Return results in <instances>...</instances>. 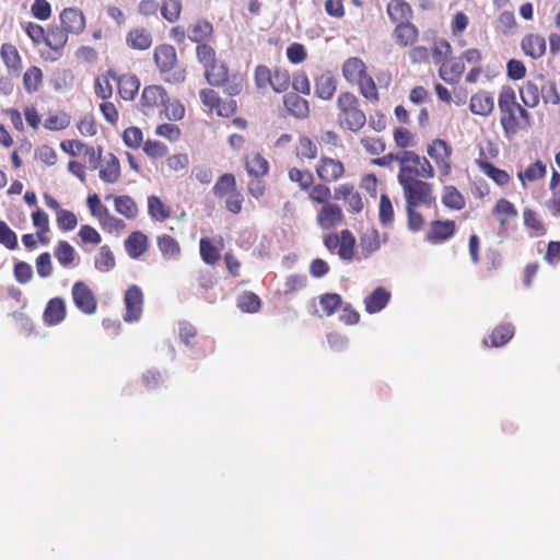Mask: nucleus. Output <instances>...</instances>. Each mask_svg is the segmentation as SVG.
<instances>
[{
    "instance_id": "nucleus-1",
    "label": "nucleus",
    "mask_w": 560,
    "mask_h": 560,
    "mask_svg": "<svg viewBox=\"0 0 560 560\" xmlns=\"http://www.w3.org/2000/svg\"><path fill=\"white\" fill-rule=\"evenodd\" d=\"M498 107L500 110V125L506 139L512 140L521 131L530 128L533 124L532 115L525 107L518 104L513 88L509 85L501 88L498 97Z\"/></svg>"
},
{
    "instance_id": "nucleus-2",
    "label": "nucleus",
    "mask_w": 560,
    "mask_h": 560,
    "mask_svg": "<svg viewBox=\"0 0 560 560\" xmlns=\"http://www.w3.org/2000/svg\"><path fill=\"white\" fill-rule=\"evenodd\" d=\"M337 122L339 127L352 132L360 131L366 124V115L361 108L358 96L349 91L341 92L336 101Z\"/></svg>"
},
{
    "instance_id": "nucleus-3",
    "label": "nucleus",
    "mask_w": 560,
    "mask_h": 560,
    "mask_svg": "<svg viewBox=\"0 0 560 560\" xmlns=\"http://www.w3.org/2000/svg\"><path fill=\"white\" fill-rule=\"evenodd\" d=\"M342 75L350 84H357L360 94L371 103L380 101L374 79L368 73L364 61L358 57L348 58L342 65Z\"/></svg>"
},
{
    "instance_id": "nucleus-4",
    "label": "nucleus",
    "mask_w": 560,
    "mask_h": 560,
    "mask_svg": "<svg viewBox=\"0 0 560 560\" xmlns=\"http://www.w3.org/2000/svg\"><path fill=\"white\" fill-rule=\"evenodd\" d=\"M153 61L161 78L171 84L182 83L186 70L179 63L176 48L171 44H159L153 50Z\"/></svg>"
},
{
    "instance_id": "nucleus-5",
    "label": "nucleus",
    "mask_w": 560,
    "mask_h": 560,
    "mask_svg": "<svg viewBox=\"0 0 560 560\" xmlns=\"http://www.w3.org/2000/svg\"><path fill=\"white\" fill-rule=\"evenodd\" d=\"M434 168L430 161L415 151H404L399 156L398 180L433 178Z\"/></svg>"
},
{
    "instance_id": "nucleus-6",
    "label": "nucleus",
    "mask_w": 560,
    "mask_h": 560,
    "mask_svg": "<svg viewBox=\"0 0 560 560\" xmlns=\"http://www.w3.org/2000/svg\"><path fill=\"white\" fill-rule=\"evenodd\" d=\"M168 102L170 95L165 88L160 84H151L143 88L138 106L144 116L163 119V112L166 110Z\"/></svg>"
},
{
    "instance_id": "nucleus-7",
    "label": "nucleus",
    "mask_w": 560,
    "mask_h": 560,
    "mask_svg": "<svg viewBox=\"0 0 560 560\" xmlns=\"http://www.w3.org/2000/svg\"><path fill=\"white\" fill-rule=\"evenodd\" d=\"M290 182L294 183L299 189L307 195L310 201L317 199L325 200L328 195V185L315 182L314 174L306 168L290 167L288 171Z\"/></svg>"
},
{
    "instance_id": "nucleus-8",
    "label": "nucleus",
    "mask_w": 560,
    "mask_h": 560,
    "mask_svg": "<svg viewBox=\"0 0 560 560\" xmlns=\"http://www.w3.org/2000/svg\"><path fill=\"white\" fill-rule=\"evenodd\" d=\"M402 188L406 205L409 206H425L430 207L435 202L433 194V185L431 183L420 179L398 180Z\"/></svg>"
},
{
    "instance_id": "nucleus-9",
    "label": "nucleus",
    "mask_w": 560,
    "mask_h": 560,
    "mask_svg": "<svg viewBox=\"0 0 560 560\" xmlns=\"http://www.w3.org/2000/svg\"><path fill=\"white\" fill-rule=\"evenodd\" d=\"M323 243L328 252L337 253L341 260L351 261L354 258L357 240L350 230L329 233L324 236Z\"/></svg>"
},
{
    "instance_id": "nucleus-10",
    "label": "nucleus",
    "mask_w": 560,
    "mask_h": 560,
    "mask_svg": "<svg viewBox=\"0 0 560 560\" xmlns=\"http://www.w3.org/2000/svg\"><path fill=\"white\" fill-rule=\"evenodd\" d=\"M332 195L330 187L328 188V195L325 200L319 201L313 199V205H320L322 207L316 213V223L322 230H331L337 228L345 222V215L341 207L338 203L331 202Z\"/></svg>"
},
{
    "instance_id": "nucleus-11",
    "label": "nucleus",
    "mask_w": 560,
    "mask_h": 560,
    "mask_svg": "<svg viewBox=\"0 0 560 560\" xmlns=\"http://www.w3.org/2000/svg\"><path fill=\"white\" fill-rule=\"evenodd\" d=\"M427 153L434 161L440 178L448 177L452 173V145L443 139H434L428 144Z\"/></svg>"
},
{
    "instance_id": "nucleus-12",
    "label": "nucleus",
    "mask_w": 560,
    "mask_h": 560,
    "mask_svg": "<svg viewBox=\"0 0 560 560\" xmlns=\"http://www.w3.org/2000/svg\"><path fill=\"white\" fill-rule=\"evenodd\" d=\"M345 172V164L340 160L326 155L320 156L315 166L318 183L324 185L338 182L343 177Z\"/></svg>"
},
{
    "instance_id": "nucleus-13",
    "label": "nucleus",
    "mask_w": 560,
    "mask_h": 560,
    "mask_svg": "<svg viewBox=\"0 0 560 560\" xmlns=\"http://www.w3.org/2000/svg\"><path fill=\"white\" fill-rule=\"evenodd\" d=\"M71 295L75 307L83 314L92 315L96 312V296L85 282H74L71 289Z\"/></svg>"
},
{
    "instance_id": "nucleus-14",
    "label": "nucleus",
    "mask_w": 560,
    "mask_h": 560,
    "mask_svg": "<svg viewBox=\"0 0 560 560\" xmlns=\"http://www.w3.org/2000/svg\"><path fill=\"white\" fill-rule=\"evenodd\" d=\"M144 295L140 287L131 284L127 288L124 295V304L126 313L124 320L127 323L137 322L140 319L143 311Z\"/></svg>"
},
{
    "instance_id": "nucleus-15",
    "label": "nucleus",
    "mask_w": 560,
    "mask_h": 560,
    "mask_svg": "<svg viewBox=\"0 0 560 560\" xmlns=\"http://www.w3.org/2000/svg\"><path fill=\"white\" fill-rule=\"evenodd\" d=\"M334 199L343 201L347 206V211L352 214L360 213L364 207L361 194L350 183L335 187Z\"/></svg>"
},
{
    "instance_id": "nucleus-16",
    "label": "nucleus",
    "mask_w": 560,
    "mask_h": 560,
    "mask_svg": "<svg viewBox=\"0 0 560 560\" xmlns=\"http://www.w3.org/2000/svg\"><path fill=\"white\" fill-rule=\"evenodd\" d=\"M108 75L117 84L118 95L124 101H133L140 89V79L133 73L118 74L114 70H108Z\"/></svg>"
},
{
    "instance_id": "nucleus-17",
    "label": "nucleus",
    "mask_w": 560,
    "mask_h": 560,
    "mask_svg": "<svg viewBox=\"0 0 560 560\" xmlns=\"http://www.w3.org/2000/svg\"><path fill=\"white\" fill-rule=\"evenodd\" d=\"M456 222L454 220H433L425 232V241L431 244H441L454 236Z\"/></svg>"
},
{
    "instance_id": "nucleus-18",
    "label": "nucleus",
    "mask_w": 560,
    "mask_h": 560,
    "mask_svg": "<svg viewBox=\"0 0 560 560\" xmlns=\"http://www.w3.org/2000/svg\"><path fill=\"white\" fill-rule=\"evenodd\" d=\"M62 30L71 34H80L85 28V18L81 10L66 8L60 13Z\"/></svg>"
},
{
    "instance_id": "nucleus-19",
    "label": "nucleus",
    "mask_w": 560,
    "mask_h": 560,
    "mask_svg": "<svg viewBox=\"0 0 560 560\" xmlns=\"http://www.w3.org/2000/svg\"><path fill=\"white\" fill-rule=\"evenodd\" d=\"M493 215L499 222L500 231L506 232L510 226V221L517 218L518 212L515 206L505 198H500L493 209Z\"/></svg>"
},
{
    "instance_id": "nucleus-20",
    "label": "nucleus",
    "mask_w": 560,
    "mask_h": 560,
    "mask_svg": "<svg viewBox=\"0 0 560 560\" xmlns=\"http://www.w3.org/2000/svg\"><path fill=\"white\" fill-rule=\"evenodd\" d=\"M390 22L395 25L411 22L413 10L406 0H390L386 8Z\"/></svg>"
},
{
    "instance_id": "nucleus-21",
    "label": "nucleus",
    "mask_w": 560,
    "mask_h": 560,
    "mask_svg": "<svg viewBox=\"0 0 560 560\" xmlns=\"http://www.w3.org/2000/svg\"><path fill=\"white\" fill-rule=\"evenodd\" d=\"M359 242L363 258H368L376 253L382 244L386 242V235L382 237L380 232L372 228L361 234Z\"/></svg>"
},
{
    "instance_id": "nucleus-22",
    "label": "nucleus",
    "mask_w": 560,
    "mask_h": 560,
    "mask_svg": "<svg viewBox=\"0 0 560 560\" xmlns=\"http://www.w3.org/2000/svg\"><path fill=\"white\" fill-rule=\"evenodd\" d=\"M469 109L474 115L487 117L494 109V98L487 91H479L471 95Z\"/></svg>"
},
{
    "instance_id": "nucleus-23",
    "label": "nucleus",
    "mask_w": 560,
    "mask_h": 560,
    "mask_svg": "<svg viewBox=\"0 0 560 560\" xmlns=\"http://www.w3.org/2000/svg\"><path fill=\"white\" fill-rule=\"evenodd\" d=\"M149 248V238L141 231L131 232L125 240V249L132 259L141 257Z\"/></svg>"
},
{
    "instance_id": "nucleus-24",
    "label": "nucleus",
    "mask_w": 560,
    "mask_h": 560,
    "mask_svg": "<svg viewBox=\"0 0 560 560\" xmlns=\"http://www.w3.org/2000/svg\"><path fill=\"white\" fill-rule=\"evenodd\" d=\"M287 112L295 118L304 119L310 115L308 102L298 93H287L283 96Z\"/></svg>"
},
{
    "instance_id": "nucleus-25",
    "label": "nucleus",
    "mask_w": 560,
    "mask_h": 560,
    "mask_svg": "<svg viewBox=\"0 0 560 560\" xmlns=\"http://www.w3.org/2000/svg\"><path fill=\"white\" fill-rule=\"evenodd\" d=\"M521 48L526 56L539 59L546 52V39L539 34H527L521 42Z\"/></svg>"
},
{
    "instance_id": "nucleus-26",
    "label": "nucleus",
    "mask_w": 560,
    "mask_h": 560,
    "mask_svg": "<svg viewBox=\"0 0 560 560\" xmlns=\"http://www.w3.org/2000/svg\"><path fill=\"white\" fill-rule=\"evenodd\" d=\"M464 71L465 65L459 57L456 59H448L442 63L439 68V75L444 82L448 84H455L459 82Z\"/></svg>"
},
{
    "instance_id": "nucleus-27",
    "label": "nucleus",
    "mask_w": 560,
    "mask_h": 560,
    "mask_svg": "<svg viewBox=\"0 0 560 560\" xmlns=\"http://www.w3.org/2000/svg\"><path fill=\"white\" fill-rule=\"evenodd\" d=\"M67 314L66 303L61 298H52L46 304L43 317L47 325L60 324Z\"/></svg>"
},
{
    "instance_id": "nucleus-28",
    "label": "nucleus",
    "mask_w": 560,
    "mask_h": 560,
    "mask_svg": "<svg viewBox=\"0 0 560 560\" xmlns=\"http://www.w3.org/2000/svg\"><path fill=\"white\" fill-rule=\"evenodd\" d=\"M393 37L398 46L408 47L412 46L418 40L419 31L411 22L401 23L395 26Z\"/></svg>"
},
{
    "instance_id": "nucleus-29",
    "label": "nucleus",
    "mask_w": 560,
    "mask_h": 560,
    "mask_svg": "<svg viewBox=\"0 0 560 560\" xmlns=\"http://www.w3.org/2000/svg\"><path fill=\"white\" fill-rule=\"evenodd\" d=\"M44 42L55 52V56L51 57L55 60L61 56L62 49L67 45L68 33L58 26L49 27L45 33Z\"/></svg>"
},
{
    "instance_id": "nucleus-30",
    "label": "nucleus",
    "mask_w": 560,
    "mask_h": 560,
    "mask_svg": "<svg viewBox=\"0 0 560 560\" xmlns=\"http://www.w3.org/2000/svg\"><path fill=\"white\" fill-rule=\"evenodd\" d=\"M337 91V80L330 72H324L315 79V95L324 101L334 97Z\"/></svg>"
},
{
    "instance_id": "nucleus-31",
    "label": "nucleus",
    "mask_w": 560,
    "mask_h": 560,
    "mask_svg": "<svg viewBox=\"0 0 560 560\" xmlns=\"http://www.w3.org/2000/svg\"><path fill=\"white\" fill-rule=\"evenodd\" d=\"M152 35L144 27L131 28L126 35V44L129 48L136 50H147L152 45Z\"/></svg>"
},
{
    "instance_id": "nucleus-32",
    "label": "nucleus",
    "mask_w": 560,
    "mask_h": 560,
    "mask_svg": "<svg viewBox=\"0 0 560 560\" xmlns=\"http://www.w3.org/2000/svg\"><path fill=\"white\" fill-rule=\"evenodd\" d=\"M213 36V25L205 20L200 19L196 21L189 28H188V38L196 43L197 45L200 44H208V42Z\"/></svg>"
},
{
    "instance_id": "nucleus-33",
    "label": "nucleus",
    "mask_w": 560,
    "mask_h": 560,
    "mask_svg": "<svg viewBox=\"0 0 560 560\" xmlns=\"http://www.w3.org/2000/svg\"><path fill=\"white\" fill-rule=\"evenodd\" d=\"M515 328L512 324H501L497 326L488 338L483 339L486 346L502 347L506 345L514 336Z\"/></svg>"
},
{
    "instance_id": "nucleus-34",
    "label": "nucleus",
    "mask_w": 560,
    "mask_h": 560,
    "mask_svg": "<svg viewBox=\"0 0 560 560\" xmlns=\"http://www.w3.org/2000/svg\"><path fill=\"white\" fill-rule=\"evenodd\" d=\"M390 300V292L383 287L376 288L364 299L365 311L370 314L382 311Z\"/></svg>"
},
{
    "instance_id": "nucleus-35",
    "label": "nucleus",
    "mask_w": 560,
    "mask_h": 560,
    "mask_svg": "<svg viewBox=\"0 0 560 560\" xmlns=\"http://www.w3.org/2000/svg\"><path fill=\"white\" fill-rule=\"evenodd\" d=\"M100 178L108 184H114L120 178V163L117 156L108 153L100 170Z\"/></svg>"
},
{
    "instance_id": "nucleus-36",
    "label": "nucleus",
    "mask_w": 560,
    "mask_h": 560,
    "mask_svg": "<svg viewBox=\"0 0 560 560\" xmlns=\"http://www.w3.org/2000/svg\"><path fill=\"white\" fill-rule=\"evenodd\" d=\"M156 246L166 260L177 259L182 252L178 241L168 234L159 235Z\"/></svg>"
},
{
    "instance_id": "nucleus-37",
    "label": "nucleus",
    "mask_w": 560,
    "mask_h": 560,
    "mask_svg": "<svg viewBox=\"0 0 560 560\" xmlns=\"http://www.w3.org/2000/svg\"><path fill=\"white\" fill-rule=\"evenodd\" d=\"M0 56L10 73L19 74L22 70V58L19 50L12 44L1 46Z\"/></svg>"
},
{
    "instance_id": "nucleus-38",
    "label": "nucleus",
    "mask_w": 560,
    "mask_h": 560,
    "mask_svg": "<svg viewBox=\"0 0 560 560\" xmlns=\"http://www.w3.org/2000/svg\"><path fill=\"white\" fill-rule=\"evenodd\" d=\"M476 164L478 165L479 170L489 178H491L497 185L505 186L510 183L511 177L509 173L504 170L495 167L486 159L476 160Z\"/></svg>"
},
{
    "instance_id": "nucleus-39",
    "label": "nucleus",
    "mask_w": 560,
    "mask_h": 560,
    "mask_svg": "<svg viewBox=\"0 0 560 560\" xmlns=\"http://www.w3.org/2000/svg\"><path fill=\"white\" fill-rule=\"evenodd\" d=\"M205 78L207 82L212 86H220L224 84V80H226L230 74L229 67L222 61H214L205 68Z\"/></svg>"
},
{
    "instance_id": "nucleus-40",
    "label": "nucleus",
    "mask_w": 560,
    "mask_h": 560,
    "mask_svg": "<svg viewBox=\"0 0 560 560\" xmlns=\"http://www.w3.org/2000/svg\"><path fill=\"white\" fill-rule=\"evenodd\" d=\"M441 199L444 207L451 210L459 211L466 206L464 195L453 185H446L443 187Z\"/></svg>"
},
{
    "instance_id": "nucleus-41",
    "label": "nucleus",
    "mask_w": 560,
    "mask_h": 560,
    "mask_svg": "<svg viewBox=\"0 0 560 560\" xmlns=\"http://www.w3.org/2000/svg\"><path fill=\"white\" fill-rule=\"evenodd\" d=\"M148 213L152 220L164 222L171 218L172 209L160 197L152 195L148 197Z\"/></svg>"
},
{
    "instance_id": "nucleus-42",
    "label": "nucleus",
    "mask_w": 560,
    "mask_h": 560,
    "mask_svg": "<svg viewBox=\"0 0 560 560\" xmlns=\"http://www.w3.org/2000/svg\"><path fill=\"white\" fill-rule=\"evenodd\" d=\"M295 155L300 161H313L318 155L317 144L307 136H300L295 145Z\"/></svg>"
},
{
    "instance_id": "nucleus-43",
    "label": "nucleus",
    "mask_w": 560,
    "mask_h": 560,
    "mask_svg": "<svg viewBox=\"0 0 560 560\" xmlns=\"http://www.w3.org/2000/svg\"><path fill=\"white\" fill-rule=\"evenodd\" d=\"M54 255L57 261L63 268H71L74 266L77 257L75 249L67 241H59L55 247Z\"/></svg>"
},
{
    "instance_id": "nucleus-44",
    "label": "nucleus",
    "mask_w": 560,
    "mask_h": 560,
    "mask_svg": "<svg viewBox=\"0 0 560 560\" xmlns=\"http://www.w3.org/2000/svg\"><path fill=\"white\" fill-rule=\"evenodd\" d=\"M245 167L247 173L256 178L264 177L269 172V163L260 153L248 156Z\"/></svg>"
},
{
    "instance_id": "nucleus-45",
    "label": "nucleus",
    "mask_w": 560,
    "mask_h": 560,
    "mask_svg": "<svg viewBox=\"0 0 560 560\" xmlns=\"http://www.w3.org/2000/svg\"><path fill=\"white\" fill-rule=\"evenodd\" d=\"M520 96L525 107L534 108L539 104L541 89H539L535 82L527 81L520 89Z\"/></svg>"
},
{
    "instance_id": "nucleus-46",
    "label": "nucleus",
    "mask_w": 560,
    "mask_h": 560,
    "mask_svg": "<svg viewBox=\"0 0 560 560\" xmlns=\"http://www.w3.org/2000/svg\"><path fill=\"white\" fill-rule=\"evenodd\" d=\"M523 220L524 225L526 226V229L532 231L533 236L539 237L544 236L547 233V229L544 222L541 221L539 214L535 210L529 208L524 209Z\"/></svg>"
},
{
    "instance_id": "nucleus-47",
    "label": "nucleus",
    "mask_w": 560,
    "mask_h": 560,
    "mask_svg": "<svg viewBox=\"0 0 560 560\" xmlns=\"http://www.w3.org/2000/svg\"><path fill=\"white\" fill-rule=\"evenodd\" d=\"M115 210L129 220H133L138 217V206L136 201L127 195L115 197L114 199Z\"/></svg>"
},
{
    "instance_id": "nucleus-48",
    "label": "nucleus",
    "mask_w": 560,
    "mask_h": 560,
    "mask_svg": "<svg viewBox=\"0 0 560 560\" xmlns=\"http://www.w3.org/2000/svg\"><path fill=\"white\" fill-rule=\"evenodd\" d=\"M237 188L236 178L232 173L221 175L212 187V192L217 198H224L228 194Z\"/></svg>"
},
{
    "instance_id": "nucleus-49",
    "label": "nucleus",
    "mask_w": 560,
    "mask_h": 560,
    "mask_svg": "<svg viewBox=\"0 0 560 560\" xmlns=\"http://www.w3.org/2000/svg\"><path fill=\"white\" fill-rule=\"evenodd\" d=\"M43 83V72L39 67H30L23 75V86L28 94L37 92Z\"/></svg>"
},
{
    "instance_id": "nucleus-50",
    "label": "nucleus",
    "mask_w": 560,
    "mask_h": 560,
    "mask_svg": "<svg viewBox=\"0 0 560 560\" xmlns=\"http://www.w3.org/2000/svg\"><path fill=\"white\" fill-rule=\"evenodd\" d=\"M546 172V165L541 161H536L535 163L529 164L524 171H520L517 173V177L522 182L523 186H525L527 182H535L545 177Z\"/></svg>"
},
{
    "instance_id": "nucleus-51",
    "label": "nucleus",
    "mask_w": 560,
    "mask_h": 560,
    "mask_svg": "<svg viewBox=\"0 0 560 560\" xmlns=\"http://www.w3.org/2000/svg\"><path fill=\"white\" fill-rule=\"evenodd\" d=\"M201 259L207 264L214 266L221 258L220 248L209 238L202 237L199 242Z\"/></svg>"
},
{
    "instance_id": "nucleus-52",
    "label": "nucleus",
    "mask_w": 560,
    "mask_h": 560,
    "mask_svg": "<svg viewBox=\"0 0 560 560\" xmlns=\"http://www.w3.org/2000/svg\"><path fill=\"white\" fill-rule=\"evenodd\" d=\"M237 307L244 313H257L261 307V300L256 293L246 291L238 296Z\"/></svg>"
},
{
    "instance_id": "nucleus-53",
    "label": "nucleus",
    "mask_w": 560,
    "mask_h": 560,
    "mask_svg": "<svg viewBox=\"0 0 560 560\" xmlns=\"http://www.w3.org/2000/svg\"><path fill=\"white\" fill-rule=\"evenodd\" d=\"M94 265L95 268L102 272H108L115 267V256L108 245H103L100 248Z\"/></svg>"
},
{
    "instance_id": "nucleus-54",
    "label": "nucleus",
    "mask_w": 560,
    "mask_h": 560,
    "mask_svg": "<svg viewBox=\"0 0 560 560\" xmlns=\"http://www.w3.org/2000/svg\"><path fill=\"white\" fill-rule=\"evenodd\" d=\"M183 5L180 0H163L161 3V15L170 23H175L179 20Z\"/></svg>"
},
{
    "instance_id": "nucleus-55",
    "label": "nucleus",
    "mask_w": 560,
    "mask_h": 560,
    "mask_svg": "<svg viewBox=\"0 0 560 560\" xmlns=\"http://www.w3.org/2000/svg\"><path fill=\"white\" fill-rule=\"evenodd\" d=\"M246 84L245 75L242 73H232L229 74L226 80H224V84L221 85L223 88V92L229 96L240 95Z\"/></svg>"
},
{
    "instance_id": "nucleus-56",
    "label": "nucleus",
    "mask_w": 560,
    "mask_h": 560,
    "mask_svg": "<svg viewBox=\"0 0 560 560\" xmlns=\"http://www.w3.org/2000/svg\"><path fill=\"white\" fill-rule=\"evenodd\" d=\"M110 75H108V70L105 74L98 75L94 80V93L95 95L103 100L107 101L113 96V85L110 83Z\"/></svg>"
},
{
    "instance_id": "nucleus-57",
    "label": "nucleus",
    "mask_w": 560,
    "mask_h": 560,
    "mask_svg": "<svg viewBox=\"0 0 560 560\" xmlns=\"http://www.w3.org/2000/svg\"><path fill=\"white\" fill-rule=\"evenodd\" d=\"M452 55V46L446 39L436 40L432 47L433 62L441 67Z\"/></svg>"
},
{
    "instance_id": "nucleus-58",
    "label": "nucleus",
    "mask_w": 560,
    "mask_h": 560,
    "mask_svg": "<svg viewBox=\"0 0 560 560\" xmlns=\"http://www.w3.org/2000/svg\"><path fill=\"white\" fill-rule=\"evenodd\" d=\"M342 299L338 293H325L319 298V305L326 316H331L341 306Z\"/></svg>"
},
{
    "instance_id": "nucleus-59",
    "label": "nucleus",
    "mask_w": 560,
    "mask_h": 560,
    "mask_svg": "<svg viewBox=\"0 0 560 560\" xmlns=\"http://www.w3.org/2000/svg\"><path fill=\"white\" fill-rule=\"evenodd\" d=\"M196 57L203 69L218 60L215 49L209 43H199V45L196 46Z\"/></svg>"
},
{
    "instance_id": "nucleus-60",
    "label": "nucleus",
    "mask_w": 560,
    "mask_h": 560,
    "mask_svg": "<svg viewBox=\"0 0 560 560\" xmlns=\"http://www.w3.org/2000/svg\"><path fill=\"white\" fill-rule=\"evenodd\" d=\"M101 228L107 233L119 234L127 228L124 220L110 214L109 211L98 221Z\"/></svg>"
},
{
    "instance_id": "nucleus-61",
    "label": "nucleus",
    "mask_w": 560,
    "mask_h": 560,
    "mask_svg": "<svg viewBox=\"0 0 560 560\" xmlns=\"http://www.w3.org/2000/svg\"><path fill=\"white\" fill-rule=\"evenodd\" d=\"M378 218L383 225H389L394 221V208L386 194H382L380 198Z\"/></svg>"
},
{
    "instance_id": "nucleus-62",
    "label": "nucleus",
    "mask_w": 560,
    "mask_h": 560,
    "mask_svg": "<svg viewBox=\"0 0 560 560\" xmlns=\"http://www.w3.org/2000/svg\"><path fill=\"white\" fill-rule=\"evenodd\" d=\"M122 140L128 148L133 150L139 149L144 143L142 130L133 126L124 130Z\"/></svg>"
},
{
    "instance_id": "nucleus-63",
    "label": "nucleus",
    "mask_w": 560,
    "mask_h": 560,
    "mask_svg": "<svg viewBox=\"0 0 560 560\" xmlns=\"http://www.w3.org/2000/svg\"><path fill=\"white\" fill-rule=\"evenodd\" d=\"M0 244L9 250H15L19 246L18 236L7 222L0 220Z\"/></svg>"
},
{
    "instance_id": "nucleus-64",
    "label": "nucleus",
    "mask_w": 560,
    "mask_h": 560,
    "mask_svg": "<svg viewBox=\"0 0 560 560\" xmlns=\"http://www.w3.org/2000/svg\"><path fill=\"white\" fill-rule=\"evenodd\" d=\"M56 221L58 228L63 232L74 230L78 224L75 214L72 211L66 209L59 210L57 212Z\"/></svg>"
}]
</instances>
